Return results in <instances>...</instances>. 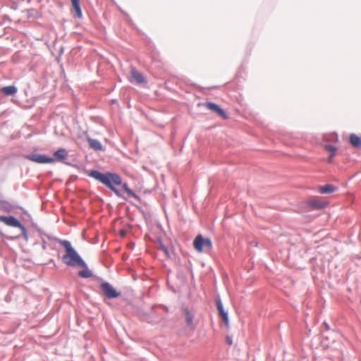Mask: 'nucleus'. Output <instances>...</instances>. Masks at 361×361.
Instances as JSON below:
<instances>
[{"label": "nucleus", "instance_id": "obj_4", "mask_svg": "<svg viewBox=\"0 0 361 361\" xmlns=\"http://www.w3.org/2000/svg\"><path fill=\"white\" fill-rule=\"evenodd\" d=\"M193 246L196 251L202 252L204 247L211 249L212 243L210 239L203 238L201 235H198L193 241Z\"/></svg>", "mask_w": 361, "mask_h": 361}, {"label": "nucleus", "instance_id": "obj_5", "mask_svg": "<svg viewBox=\"0 0 361 361\" xmlns=\"http://www.w3.org/2000/svg\"><path fill=\"white\" fill-rule=\"evenodd\" d=\"M25 158L38 164H50L54 162V159L40 154H28L25 156Z\"/></svg>", "mask_w": 361, "mask_h": 361}, {"label": "nucleus", "instance_id": "obj_11", "mask_svg": "<svg viewBox=\"0 0 361 361\" xmlns=\"http://www.w3.org/2000/svg\"><path fill=\"white\" fill-rule=\"evenodd\" d=\"M308 204L314 209H322L326 206V203L320 201L317 197L310 200L308 202Z\"/></svg>", "mask_w": 361, "mask_h": 361}, {"label": "nucleus", "instance_id": "obj_6", "mask_svg": "<svg viewBox=\"0 0 361 361\" xmlns=\"http://www.w3.org/2000/svg\"><path fill=\"white\" fill-rule=\"evenodd\" d=\"M100 287L104 294L108 298H116L120 295V293L116 291V290L107 282L102 283Z\"/></svg>", "mask_w": 361, "mask_h": 361}, {"label": "nucleus", "instance_id": "obj_1", "mask_svg": "<svg viewBox=\"0 0 361 361\" xmlns=\"http://www.w3.org/2000/svg\"><path fill=\"white\" fill-rule=\"evenodd\" d=\"M60 243L66 250V253L62 257V261L63 263L70 267L85 266V262L74 250L69 241L61 240Z\"/></svg>", "mask_w": 361, "mask_h": 361}, {"label": "nucleus", "instance_id": "obj_2", "mask_svg": "<svg viewBox=\"0 0 361 361\" xmlns=\"http://www.w3.org/2000/svg\"><path fill=\"white\" fill-rule=\"evenodd\" d=\"M89 176L104 184L111 188L114 185H120L122 183L121 178L116 173H102L98 171H91Z\"/></svg>", "mask_w": 361, "mask_h": 361}, {"label": "nucleus", "instance_id": "obj_15", "mask_svg": "<svg viewBox=\"0 0 361 361\" xmlns=\"http://www.w3.org/2000/svg\"><path fill=\"white\" fill-rule=\"evenodd\" d=\"M350 142L354 147H361V136H357L355 134H351L350 135Z\"/></svg>", "mask_w": 361, "mask_h": 361}, {"label": "nucleus", "instance_id": "obj_7", "mask_svg": "<svg viewBox=\"0 0 361 361\" xmlns=\"http://www.w3.org/2000/svg\"><path fill=\"white\" fill-rule=\"evenodd\" d=\"M130 82H135L138 85L146 83L147 81L142 73L135 68L130 69V77L128 78Z\"/></svg>", "mask_w": 361, "mask_h": 361}, {"label": "nucleus", "instance_id": "obj_21", "mask_svg": "<svg viewBox=\"0 0 361 361\" xmlns=\"http://www.w3.org/2000/svg\"><path fill=\"white\" fill-rule=\"evenodd\" d=\"M161 250L164 252V254L167 256V257H169V250L168 249L164 246L163 245H161Z\"/></svg>", "mask_w": 361, "mask_h": 361}, {"label": "nucleus", "instance_id": "obj_20", "mask_svg": "<svg viewBox=\"0 0 361 361\" xmlns=\"http://www.w3.org/2000/svg\"><path fill=\"white\" fill-rule=\"evenodd\" d=\"M123 190L127 192V194L130 196V197H133L135 199H138V196L132 190H130L128 186V184L127 183H123Z\"/></svg>", "mask_w": 361, "mask_h": 361}, {"label": "nucleus", "instance_id": "obj_14", "mask_svg": "<svg viewBox=\"0 0 361 361\" xmlns=\"http://www.w3.org/2000/svg\"><path fill=\"white\" fill-rule=\"evenodd\" d=\"M1 92L7 96L14 95L17 92V88L13 85L6 86L1 89Z\"/></svg>", "mask_w": 361, "mask_h": 361}, {"label": "nucleus", "instance_id": "obj_9", "mask_svg": "<svg viewBox=\"0 0 361 361\" xmlns=\"http://www.w3.org/2000/svg\"><path fill=\"white\" fill-rule=\"evenodd\" d=\"M216 307H217L218 312L219 313V315L222 318V320L224 322L227 328H228L229 321H228V314L226 312L224 311L223 305H222L221 300H219L216 302Z\"/></svg>", "mask_w": 361, "mask_h": 361}, {"label": "nucleus", "instance_id": "obj_8", "mask_svg": "<svg viewBox=\"0 0 361 361\" xmlns=\"http://www.w3.org/2000/svg\"><path fill=\"white\" fill-rule=\"evenodd\" d=\"M205 106L217 114L219 116L222 117L224 119H226L228 118L227 115L224 112V111L220 108V106L214 103L207 102L205 104Z\"/></svg>", "mask_w": 361, "mask_h": 361}, {"label": "nucleus", "instance_id": "obj_19", "mask_svg": "<svg viewBox=\"0 0 361 361\" xmlns=\"http://www.w3.org/2000/svg\"><path fill=\"white\" fill-rule=\"evenodd\" d=\"M184 314L185 317L186 322L189 326H191L193 322V316L192 314L189 312L188 309L184 310Z\"/></svg>", "mask_w": 361, "mask_h": 361}, {"label": "nucleus", "instance_id": "obj_12", "mask_svg": "<svg viewBox=\"0 0 361 361\" xmlns=\"http://www.w3.org/2000/svg\"><path fill=\"white\" fill-rule=\"evenodd\" d=\"M336 190V188L333 185L326 184L319 188V192L322 194L331 193Z\"/></svg>", "mask_w": 361, "mask_h": 361}, {"label": "nucleus", "instance_id": "obj_3", "mask_svg": "<svg viewBox=\"0 0 361 361\" xmlns=\"http://www.w3.org/2000/svg\"><path fill=\"white\" fill-rule=\"evenodd\" d=\"M0 221L11 227L19 228L21 230L23 235L27 239V233L25 226L14 216H0Z\"/></svg>", "mask_w": 361, "mask_h": 361}, {"label": "nucleus", "instance_id": "obj_17", "mask_svg": "<svg viewBox=\"0 0 361 361\" xmlns=\"http://www.w3.org/2000/svg\"><path fill=\"white\" fill-rule=\"evenodd\" d=\"M81 267L83 268V269L78 271L79 276L85 279L90 278L91 276H92V273L91 271L88 269L86 264L85 266Z\"/></svg>", "mask_w": 361, "mask_h": 361}, {"label": "nucleus", "instance_id": "obj_22", "mask_svg": "<svg viewBox=\"0 0 361 361\" xmlns=\"http://www.w3.org/2000/svg\"><path fill=\"white\" fill-rule=\"evenodd\" d=\"M110 189H111V190H113V191H114V192H115L118 196H120V192H119V191H118L116 188H115V187H114H114H112V188H111Z\"/></svg>", "mask_w": 361, "mask_h": 361}, {"label": "nucleus", "instance_id": "obj_18", "mask_svg": "<svg viewBox=\"0 0 361 361\" xmlns=\"http://www.w3.org/2000/svg\"><path fill=\"white\" fill-rule=\"evenodd\" d=\"M324 149L328 151V152H331V155L328 159V161L329 162H331V160H332V158L335 156V153H336V148L332 145H326L324 146Z\"/></svg>", "mask_w": 361, "mask_h": 361}, {"label": "nucleus", "instance_id": "obj_23", "mask_svg": "<svg viewBox=\"0 0 361 361\" xmlns=\"http://www.w3.org/2000/svg\"><path fill=\"white\" fill-rule=\"evenodd\" d=\"M226 341L229 345H232V343H233L232 339L229 337L226 338Z\"/></svg>", "mask_w": 361, "mask_h": 361}, {"label": "nucleus", "instance_id": "obj_13", "mask_svg": "<svg viewBox=\"0 0 361 361\" xmlns=\"http://www.w3.org/2000/svg\"><path fill=\"white\" fill-rule=\"evenodd\" d=\"M54 156L57 160L63 161L67 158L68 153L65 149L61 148L54 153Z\"/></svg>", "mask_w": 361, "mask_h": 361}, {"label": "nucleus", "instance_id": "obj_10", "mask_svg": "<svg viewBox=\"0 0 361 361\" xmlns=\"http://www.w3.org/2000/svg\"><path fill=\"white\" fill-rule=\"evenodd\" d=\"M72 4V12L74 13V16L78 18H82V11L80 5V0H71Z\"/></svg>", "mask_w": 361, "mask_h": 361}, {"label": "nucleus", "instance_id": "obj_24", "mask_svg": "<svg viewBox=\"0 0 361 361\" xmlns=\"http://www.w3.org/2000/svg\"><path fill=\"white\" fill-rule=\"evenodd\" d=\"M121 235H124V232L123 231H121Z\"/></svg>", "mask_w": 361, "mask_h": 361}, {"label": "nucleus", "instance_id": "obj_16", "mask_svg": "<svg viewBox=\"0 0 361 361\" xmlns=\"http://www.w3.org/2000/svg\"><path fill=\"white\" fill-rule=\"evenodd\" d=\"M87 141L90 144V146L94 150H102V145L99 140L88 137Z\"/></svg>", "mask_w": 361, "mask_h": 361}]
</instances>
